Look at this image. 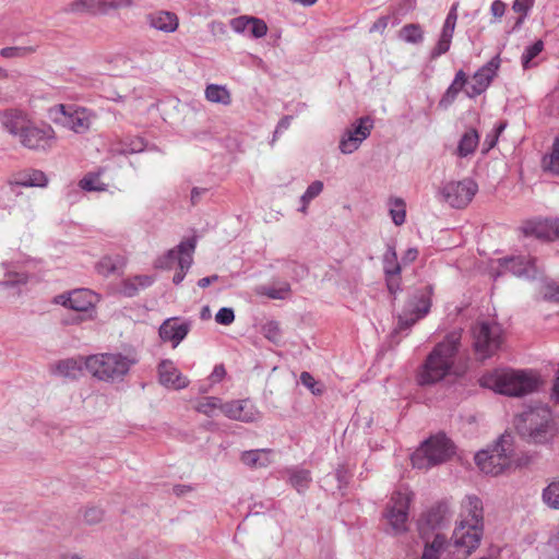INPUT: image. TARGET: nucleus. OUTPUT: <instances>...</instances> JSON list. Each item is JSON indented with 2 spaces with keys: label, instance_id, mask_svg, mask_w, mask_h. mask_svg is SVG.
Masks as SVG:
<instances>
[{
  "label": "nucleus",
  "instance_id": "63",
  "mask_svg": "<svg viewBox=\"0 0 559 559\" xmlns=\"http://www.w3.org/2000/svg\"><path fill=\"white\" fill-rule=\"evenodd\" d=\"M218 275H212V276H207V277H203V278H200L199 282H198V286L201 287V288H206L207 286H210L212 283H215L218 281Z\"/></svg>",
  "mask_w": 559,
  "mask_h": 559
},
{
  "label": "nucleus",
  "instance_id": "25",
  "mask_svg": "<svg viewBox=\"0 0 559 559\" xmlns=\"http://www.w3.org/2000/svg\"><path fill=\"white\" fill-rule=\"evenodd\" d=\"M145 20L150 27L163 33H174L179 26L178 16L169 11L152 12Z\"/></svg>",
  "mask_w": 559,
  "mask_h": 559
},
{
  "label": "nucleus",
  "instance_id": "7",
  "mask_svg": "<svg viewBox=\"0 0 559 559\" xmlns=\"http://www.w3.org/2000/svg\"><path fill=\"white\" fill-rule=\"evenodd\" d=\"M433 287L426 286L423 289L416 290L408 299L403 312L399 316L396 330L403 331L413 326L418 320L426 317L431 307V296Z\"/></svg>",
  "mask_w": 559,
  "mask_h": 559
},
{
  "label": "nucleus",
  "instance_id": "41",
  "mask_svg": "<svg viewBox=\"0 0 559 559\" xmlns=\"http://www.w3.org/2000/svg\"><path fill=\"white\" fill-rule=\"evenodd\" d=\"M310 481L311 475L310 472L307 469H293L289 472V483L299 492L307 489Z\"/></svg>",
  "mask_w": 559,
  "mask_h": 559
},
{
  "label": "nucleus",
  "instance_id": "43",
  "mask_svg": "<svg viewBox=\"0 0 559 559\" xmlns=\"http://www.w3.org/2000/svg\"><path fill=\"white\" fill-rule=\"evenodd\" d=\"M323 190V182L320 180L313 181L306 190V192L301 195L300 202L301 207L299 211L304 214L307 213L308 204L317 198Z\"/></svg>",
  "mask_w": 559,
  "mask_h": 559
},
{
  "label": "nucleus",
  "instance_id": "26",
  "mask_svg": "<svg viewBox=\"0 0 559 559\" xmlns=\"http://www.w3.org/2000/svg\"><path fill=\"white\" fill-rule=\"evenodd\" d=\"M9 183L20 187H46L48 183L47 176L38 169H25L14 174Z\"/></svg>",
  "mask_w": 559,
  "mask_h": 559
},
{
  "label": "nucleus",
  "instance_id": "6",
  "mask_svg": "<svg viewBox=\"0 0 559 559\" xmlns=\"http://www.w3.org/2000/svg\"><path fill=\"white\" fill-rule=\"evenodd\" d=\"M455 453L453 442L444 435L431 436L411 455L414 467L427 469L450 460Z\"/></svg>",
  "mask_w": 559,
  "mask_h": 559
},
{
  "label": "nucleus",
  "instance_id": "36",
  "mask_svg": "<svg viewBox=\"0 0 559 559\" xmlns=\"http://www.w3.org/2000/svg\"><path fill=\"white\" fill-rule=\"evenodd\" d=\"M205 98L215 104L229 105L231 103L230 92L223 85L210 84L205 88Z\"/></svg>",
  "mask_w": 559,
  "mask_h": 559
},
{
  "label": "nucleus",
  "instance_id": "55",
  "mask_svg": "<svg viewBox=\"0 0 559 559\" xmlns=\"http://www.w3.org/2000/svg\"><path fill=\"white\" fill-rule=\"evenodd\" d=\"M300 381L301 383L311 390V392L316 395H321L323 390L320 388H317V382L314 378L307 371L301 372L300 374Z\"/></svg>",
  "mask_w": 559,
  "mask_h": 559
},
{
  "label": "nucleus",
  "instance_id": "30",
  "mask_svg": "<svg viewBox=\"0 0 559 559\" xmlns=\"http://www.w3.org/2000/svg\"><path fill=\"white\" fill-rule=\"evenodd\" d=\"M447 512L448 508L443 503L430 508L423 514L419 521V530L423 532L425 526L432 530L442 526L447 519Z\"/></svg>",
  "mask_w": 559,
  "mask_h": 559
},
{
  "label": "nucleus",
  "instance_id": "50",
  "mask_svg": "<svg viewBox=\"0 0 559 559\" xmlns=\"http://www.w3.org/2000/svg\"><path fill=\"white\" fill-rule=\"evenodd\" d=\"M104 510L100 507L90 506L83 511V520L87 524H98L104 519Z\"/></svg>",
  "mask_w": 559,
  "mask_h": 559
},
{
  "label": "nucleus",
  "instance_id": "2",
  "mask_svg": "<svg viewBox=\"0 0 559 559\" xmlns=\"http://www.w3.org/2000/svg\"><path fill=\"white\" fill-rule=\"evenodd\" d=\"M2 124L27 150L48 152L56 143V132L50 124H37L19 111H10L3 115Z\"/></svg>",
  "mask_w": 559,
  "mask_h": 559
},
{
  "label": "nucleus",
  "instance_id": "29",
  "mask_svg": "<svg viewBox=\"0 0 559 559\" xmlns=\"http://www.w3.org/2000/svg\"><path fill=\"white\" fill-rule=\"evenodd\" d=\"M195 248V240L190 239L187 241H181L177 248L171 249L167 252L164 259L158 261V266L160 267H171L174 263H178L180 265V259L187 257L188 254L193 253Z\"/></svg>",
  "mask_w": 559,
  "mask_h": 559
},
{
  "label": "nucleus",
  "instance_id": "44",
  "mask_svg": "<svg viewBox=\"0 0 559 559\" xmlns=\"http://www.w3.org/2000/svg\"><path fill=\"white\" fill-rule=\"evenodd\" d=\"M543 163L545 169L559 175V135L555 139L551 152L544 157Z\"/></svg>",
  "mask_w": 559,
  "mask_h": 559
},
{
  "label": "nucleus",
  "instance_id": "34",
  "mask_svg": "<svg viewBox=\"0 0 559 559\" xmlns=\"http://www.w3.org/2000/svg\"><path fill=\"white\" fill-rule=\"evenodd\" d=\"M479 143V135L475 129L467 130L459 141L456 155L461 158L472 155Z\"/></svg>",
  "mask_w": 559,
  "mask_h": 559
},
{
  "label": "nucleus",
  "instance_id": "46",
  "mask_svg": "<svg viewBox=\"0 0 559 559\" xmlns=\"http://www.w3.org/2000/svg\"><path fill=\"white\" fill-rule=\"evenodd\" d=\"M79 186L85 191L106 190V185L100 181L98 174H87L80 180Z\"/></svg>",
  "mask_w": 559,
  "mask_h": 559
},
{
  "label": "nucleus",
  "instance_id": "27",
  "mask_svg": "<svg viewBox=\"0 0 559 559\" xmlns=\"http://www.w3.org/2000/svg\"><path fill=\"white\" fill-rule=\"evenodd\" d=\"M120 2H72L67 11L87 14V15H104L108 14L110 10H117Z\"/></svg>",
  "mask_w": 559,
  "mask_h": 559
},
{
  "label": "nucleus",
  "instance_id": "1",
  "mask_svg": "<svg viewBox=\"0 0 559 559\" xmlns=\"http://www.w3.org/2000/svg\"><path fill=\"white\" fill-rule=\"evenodd\" d=\"M462 340V330L449 332L435 345L417 373L420 385H431L443 380L452 370Z\"/></svg>",
  "mask_w": 559,
  "mask_h": 559
},
{
  "label": "nucleus",
  "instance_id": "57",
  "mask_svg": "<svg viewBox=\"0 0 559 559\" xmlns=\"http://www.w3.org/2000/svg\"><path fill=\"white\" fill-rule=\"evenodd\" d=\"M386 286L391 294H396L401 289L400 275H385Z\"/></svg>",
  "mask_w": 559,
  "mask_h": 559
},
{
  "label": "nucleus",
  "instance_id": "3",
  "mask_svg": "<svg viewBox=\"0 0 559 559\" xmlns=\"http://www.w3.org/2000/svg\"><path fill=\"white\" fill-rule=\"evenodd\" d=\"M140 358L135 349L130 348L122 353H103L85 358L84 367L92 377L104 382H120L139 362Z\"/></svg>",
  "mask_w": 559,
  "mask_h": 559
},
{
  "label": "nucleus",
  "instance_id": "62",
  "mask_svg": "<svg viewBox=\"0 0 559 559\" xmlns=\"http://www.w3.org/2000/svg\"><path fill=\"white\" fill-rule=\"evenodd\" d=\"M506 5L504 2H492L491 13L495 17H501L504 14Z\"/></svg>",
  "mask_w": 559,
  "mask_h": 559
},
{
  "label": "nucleus",
  "instance_id": "56",
  "mask_svg": "<svg viewBox=\"0 0 559 559\" xmlns=\"http://www.w3.org/2000/svg\"><path fill=\"white\" fill-rule=\"evenodd\" d=\"M543 297L546 300L559 301V286L555 283H547L543 287Z\"/></svg>",
  "mask_w": 559,
  "mask_h": 559
},
{
  "label": "nucleus",
  "instance_id": "37",
  "mask_svg": "<svg viewBox=\"0 0 559 559\" xmlns=\"http://www.w3.org/2000/svg\"><path fill=\"white\" fill-rule=\"evenodd\" d=\"M383 271L385 275H400L401 264L397 261L395 247L388 245L386 251L383 254Z\"/></svg>",
  "mask_w": 559,
  "mask_h": 559
},
{
  "label": "nucleus",
  "instance_id": "14",
  "mask_svg": "<svg viewBox=\"0 0 559 559\" xmlns=\"http://www.w3.org/2000/svg\"><path fill=\"white\" fill-rule=\"evenodd\" d=\"M373 122L369 117H361L349 129L346 130L340 141V151L343 154H352L366 140L371 132Z\"/></svg>",
  "mask_w": 559,
  "mask_h": 559
},
{
  "label": "nucleus",
  "instance_id": "47",
  "mask_svg": "<svg viewBox=\"0 0 559 559\" xmlns=\"http://www.w3.org/2000/svg\"><path fill=\"white\" fill-rule=\"evenodd\" d=\"M36 51L35 47L23 46V47H4L0 50V55L3 58H24Z\"/></svg>",
  "mask_w": 559,
  "mask_h": 559
},
{
  "label": "nucleus",
  "instance_id": "52",
  "mask_svg": "<svg viewBox=\"0 0 559 559\" xmlns=\"http://www.w3.org/2000/svg\"><path fill=\"white\" fill-rule=\"evenodd\" d=\"M263 335L271 342H277L281 337L280 325L276 321H269L262 326Z\"/></svg>",
  "mask_w": 559,
  "mask_h": 559
},
{
  "label": "nucleus",
  "instance_id": "23",
  "mask_svg": "<svg viewBox=\"0 0 559 559\" xmlns=\"http://www.w3.org/2000/svg\"><path fill=\"white\" fill-rule=\"evenodd\" d=\"M62 305L78 312H87L94 307L96 296L88 289H75L68 297L59 296Z\"/></svg>",
  "mask_w": 559,
  "mask_h": 559
},
{
  "label": "nucleus",
  "instance_id": "59",
  "mask_svg": "<svg viewBox=\"0 0 559 559\" xmlns=\"http://www.w3.org/2000/svg\"><path fill=\"white\" fill-rule=\"evenodd\" d=\"M133 53L138 56L142 61L146 62H148L153 57V50L144 46L134 48Z\"/></svg>",
  "mask_w": 559,
  "mask_h": 559
},
{
  "label": "nucleus",
  "instance_id": "10",
  "mask_svg": "<svg viewBox=\"0 0 559 559\" xmlns=\"http://www.w3.org/2000/svg\"><path fill=\"white\" fill-rule=\"evenodd\" d=\"M504 442L507 440L503 436L490 453L480 451L475 455V462L483 473L497 476L510 465V455L503 445Z\"/></svg>",
  "mask_w": 559,
  "mask_h": 559
},
{
  "label": "nucleus",
  "instance_id": "12",
  "mask_svg": "<svg viewBox=\"0 0 559 559\" xmlns=\"http://www.w3.org/2000/svg\"><path fill=\"white\" fill-rule=\"evenodd\" d=\"M478 190L477 183L472 179L451 181L444 185L441 194L452 207L463 209L469 204Z\"/></svg>",
  "mask_w": 559,
  "mask_h": 559
},
{
  "label": "nucleus",
  "instance_id": "9",
  "mask_svg": "<svg viewBox=\"0 0 559 559\" xmlns=\"http://www.w3.org/2000/svg\"><path fill=\"white\" fill-rule=\"evenodd\" d=\"M484 528L456 521L451 536V546L457 556L467 557L480 545Z\"/></svg>",
  "mask_w": 559,
  "mask_h": 559
},
{
  "label": "nucleus",
  "instance_id": "60",
  "mask_svg": "<svg viewBox=\"0 0 559 559\" xmlns=\"http://www.w3.org/2000/svg\"><path fill=\"white\" fill-rule=\"evenodd\" d=\"M144 148V143H143V140L142 139H135V140H132L130 145L126 148L122 150L123 153H138V152H141L143 151Z\"/></svg>",
  "mask_w": 559,
  "mask_h": 559
},
{
  "label": "nucleus",
  "instance_id": "8",
  "mask_svg": "<svg viewBox=\"0 0 559 559\" xmlns=\"http://www.w3.org/2000/svg\"><path fill=\"white\" fill-rule=\"evenodd\" d=\"M474 349L480 359L496 354L503 342L502 329L497 323L478 322L473 328Z\"/></svg>",
  "mask_w": 559,
  "mask_h": 559
},
{
  "label": "nucleus",
  "instance_id": "39",
  "mask_svg": "<svg viewBox=\"0 0 559 559\" xmlns=\"http://www.w3.org/2000/svg\"><path fill=\"white\" fill-rule=\"evenodd\" d=\"M400 37L406 43L419 44L424 39V32L419 24H406L400 31Z\"/></svg>",
  "mask_w": 559,
  "mask_h": 559
},
{
  "label": "nucleus",
  "instance_id": "64",
  "mask_svg": "<svg viewBox=\"0 0 559 559\" xmlns=\"http://www.w3.org/2000/svg\"><path fill=\"white\" fill-rule=\"evenodd\" d=\"M417 255H418V251H417V249H415V248H409V249L405 252V254H404V257H403V262H404V263H411V262H413V261H415V260H416Z\"/></svg>",
  "mask_w": 559,
  "mask_h": 559
},
{
  "label": "nucleus",
  "instance_id": "21",
  "mask_svg": "<svg viewBox=\"0 0 559 559\" xmlns=\"http://www.w3.org/2000/svg\"><path fill=\"white\" fill-rule=\"evenodd\" d=\"M158 377L162 385L175 390L183 389L188 385V380L183 378L171 360H162L158 365Z\"/></svg>",
  "mask_w": 559,
  "mask_h": 559
},
{
  "label": "nucleus",
  "instance_id": "18",
  "mask_svg": "<svg viewBox=\"0 0 559 559\" xmlns=\"http://www.w3.org/2000/svg\"><path fill=\"white\" fill-rule=\"evenodd\" d=\"M522 230L526 236L554 241L559 239V219L527 221Z\"/></svg>",
  "mask_w": 559,
  "mask_h": 559
},
{
  "label": "nucleus",
  "instance_id": "45",
  "mask_svg": "<svg viewBox=\"0 0 559 559\" xmlns=\"http://www.w3.org/2000/svg\"><path fill=\"white\" fill-rule=\"evenodd\" d=\"M543 499L548 507L559 509V480L550 483L544 489Z\"/></svg>",
  "mask_w": 559,
  "mask_h": 559
},
{
  "label": "nucleus",
  "instance_id": "61",
  "mask_svg": "<svg viewBox=\"0 0 559 559\" xmlns=\"http://www.w3.org/2000/svg\"><path fill=\"white\" fill-rule=\"evenodd\" d=\"M513 10L523 14L516 22V24H520L522 23L523 16H525L530 10V2H513Z\"/></svg>",
  "mask_w": 559,
  "mask_h": 559
},
{
  "label": "nucleus",
  "instance_id": "35",
  "mask_svg": "<svg viewBox=\"0 0 559 559\" xmlns=\"http://www.w3.org/2000/svg\"><path fill=\"white\" fill-rule=\"evenodd\" d=\"M126 260L123 257L117 255H105L95 265L97 273L102 276L108 277L115 274L119 269L123 267Z\"/></svg>",
  "mask_w": 559,
  "mask_h": 559
},
{
  "label": "nucleus",
  "instance_id": "15",
  "mask_svg": "<svg viewBox=\"0 0 559 559\" xmlns=\"http://www.w3.org/2000/svg\"><path fill=\"white\" fill-rule=\"evenodd\" d=\"M57 110L61 114L59 121L68 129L75 133H84L90 130L93 116L87 109L59 105Z\"/></svg>",
  "mask_w": 559,
  "mask_h": 559
},
{
  "label": "nucleus",
  "instance_id": "4",
  "mask_svg": "<svg viewBox=\"0 0 559 559\" xmlns=\"http://www.w3.org/2000/svg\"><path fill=\"white\" fill-rule=\"evenodd\" d=\"M479 382L481 386L508 396L531 394L543 383L537 373L525 370H496L484 374Z\"/></svg>",
  "mask_w": 559,
  "mask_h": 559
},
{
  "label": "nucleus",
  "instance_id": "17",
  "mask_svg": "<svg viewBox=\"0 0 559 559\" xmlns=\"http://www.w3.org/2000/svg\"><path fill=\"white\" fill-rule=\"evenodd\" d=\"M222 413L229 419L243 423H253L260 416L254 404L248 399L224 403Z\"/></svg>",
  "mask_w": 559,
  "mask_h": 559
},
{
  "label": "nucleus",
  "instance_id": "13",
  "mask_svg": "<svg viewBox=\"0 0 559 559\" xmlns=\"http://www.w3.org/2000/svg\"><path fill=\"white\" fill-rule=\"evenodd\" d=\"M500 63V56L496 55L485 66L479 68L472 76V80L468 81L467 87L465 88V95L469 98H475L483 94L497 75Z\"/></svg>",
  "mask_w": 559,
  "mask_h": 559
},
{
  "label": "nucleus",
  "instance_id": "54",
  "mask_svg": "<svg viewBox=\"0 0 559 559\" xmlns=\"http://www.w3.org/2000/svg\"><path fill=\"white\" fill-rule=\"evenodd\" d=\"M235 320V312L231 308L223 307L215 314V321L222 325H229Z\"/></svg>",
  "mask_w": 559,
  "mask_h": 559
},
{
  "label": "nucleus",
  "instance_id": "32",
  "mask_svg": "<svg viewBox=\"0 0 559 559\" xmlns=\"http://www.w3.org/2000/svg\"><path fill=\"white\" fill-rule=\"evenodd\" d=\"M154 278L148 275H135L126 278L121 282L120 293L126 297H133L139 294L141 289L150 287Z\"/></svg>",
  "mask_w": 559,
  "mask_h": 559
},
{
  "label": "nucleus",
  "instance_id": "33",
  "mask_svg": "<svg viewBox=\"0 0 559 559\" xmlns=\"http://www.w3.org/2000/svg\"><path fill=\"white\" fill-rule=\"evenodd\" d=\"M271 450H250L241 454V462L249 467H266L271 464Z\"/></svg>",
  "mask_w": 559,
  "mask_h": 559
},
{
  "label": "nucleus",
  "instance_id": "40",
  "mask_svg": "<svg viewBox=\"0 0 559 559\" xmlns=\"http://www.w3.org/2000/svg\"><path fill=\"white\" fill-rule=\"evenodd\" d=\"M222 406H224V403H222L221 399L207 396L197 404L195 409L211 417L215 415L217 409L222 412Z\"/></svg>",
  "mask_w": 559,
  "mask_h": 559
},
{
  "label": "nucleus",
  "instance_id": "51",
  "mask_svg": "<svg viewBox=\"0 0 559 559\" xmlns=\"http://www.w3.org/2000/svg\"><path fill=\"white\" fill-rule=\"evenodd\" d=\"M504 128L506 123L501 122L498 126H496L489 134L486 135L484 140V153H487L488 151L495 147L498 138L500 133L504 130Z\"/></svg>",
  "mask_w": 559,
  "mask_h": 559
},
{
  "label": "nucleus",
  "instance_id": "48",
  "mask_svg": "<svg viewBox=\"0 0 559 559\" xmlns=\"http://www.w3.org/2000/svg\"><path fill=\"white\" fill-rule=\"evenodd\" d=\"M543 49L544 43L542 40H537L533 45L528 46L522 55L523 68L528 69L533 59L537 57L543 51Z\"/></svg>",
  "mask_w": 559,
  "mask_h": 559
},
{
  "label": "nucleus",
  "instance_id": "22",
  "mask_svg": "<svg viewBox=\"0 0 559 559\" xmlns=\"http://www.w3.org/2000/svg\"><path fill=\"white\" fill-rule=\"evenodd\" d=\"M230 27L236 33H245L248 31L253 38H262L267 33L266 23L258 17L241 15L230 21Z\"/></svg>",
  "mask_w": 559,
  "mask_h": 559
},
{
  "label": "nucleus",
  "instance_id": "24",
  "mask_svg": "<svg viewBox=\"0 0 559 559\" xmlns=\"http://www.w3.org/2000/svg\"><path fill=\"white\" fill-rule=\"evenodd\" d=\"M500 266L504 272H510L516 276H534L536 267L534 259L523 255L503 258L499 260Z\"/></svg>",
  "mask_w": 559,
  "mask_h": 559
},
{
  "label": "nucleus",
  "instance_id": "49",
  "mask_svg": "<svg viewBox=\"0 0 559 559\" xmlns=\"http://www.w3.org/2000/svg\"><path fill=\"white\" fill-rule=\"evenodd\" d=\"M28 282V275L26 273L7 272L5 280L0 282V287H15L25 285Z\"/></svg>",
  "mask_w": 559,
  "mask_h": 559
},
{
  "label": "nucleus",
  "instance_id": "5",
  "mask_svg": "<svg viewBox=\"0 0 559 559\" xmlns=\"http://www.w3.org/2000/svg\"><path fill=\"white\" fill-rule=\"evenodd\" d=\"M519 435L532 443H548L557 435L551 411L546 405H536L515 418Z\"/></svg>",
  "mask_w": 559,
  "mask_h": 559
},
{
  "label": "nucleus",
  "instance_id": "16",
  "mask_svg": "<svg viewBox=\"0 0 559 559\" xmlns=\"http://www.w3.org/2000/svg\"><path fill=\"white\" fill-rule=\"evenodd\" d=\"M457 521L484 528V506L481 499L475 495L465 496L461 501Z\"/></svg>",
  "mask_w": 559,
  "mask_h": 559
},
{
  "label": "nucleus",
  "instance_id": "28",
  "mask_svg": "<svg viewBox=\"0 0 559 559\" xmlns=\"http://www.w3.org/2000/svg\"><path fill=\"white\" fill-rule=\"evenodd\" d=\"M468 84V78L463 70H459L455 73L454 80L442 95L439 107L448 108L456 99L461 91L465 92Z\"/></svg>",
  "mask_w": 559,
  "mask_h": 559
},
{
  "label": "nucleus",
  "instance_id": "19",
  "mask_svg": "<svg viewBox=\"0 0 559 559\" xmlns=\"http://www.w3.org/2000/svg\"><path fill=\"white\" fill-rule=\"evenodd\" d=\"M190 331V323L179 322L178 318L166 319L159 326V337L164 342H171L177 347Z\"/></svg>",
  "mask_w": 559,
  "mask_h": 559
},
{
  "label": "nucleus",
  "instance_id": "20",
  "mask_svg": "<svg viewBox=\"0 0 559 559\" xmlns=\"http://www.w3.org/2000/svg\"><path fill=\"white\" fill-rule=\"evenodd\" d=\"M457 7L454 4L450 12L447 15V19L443 23L441 34L439 37V40L435 48L431 50V58L436 59L440 57L441 55L449 51L451 46V40L454 34L456 21H457V13H456Z\"/></svg>",
  "mask_w": 559,
  "mask_h": 559
},
{
  "label": "nucleus",
  "instance_id": "42",
  "mask_svg": "<svg viewBox=\"0 0 559 559\" xmlns=\"http://www.w3.org/2000/svg\"><path fill=\"white\" fill-rule=\"evenodd\" d=\"M447 538L444 535L436 534L430 544H426L420 559H439V552L444 546Z\"/></svg>",
  "mask_w": 559,
  "mask_h": 559
},
{
  "label": "nucleus",
  "instance_id": "11",
  "mask_svg": "<svg viewBox=\"0 0 559 559\" xmlns=\"http://www.w3.org/2000/svg\"><path fill=\"white\" fill-rule=\"evenodd\" d=\"M412 493L406 489L395 491L388 504L385 518L396 533L406 531V522L408 519V509L412 501Z\"/></svg>",
  "mask_w": 559,
  "mask_h": 559
},
{
  "label": "nucleus",
  "instance_id": "31",
  "mask_svg": "<svg viewBox=\"0 0 559 559\" xmlns=\"http://www.w3.org/2000/svg\"><path fill=\"white\" fill-rule=\"evenodd\" d=\"M83 365L81 360L68 358L55 364L52 372L57 376L74 380L83 374Z\"/></svg>",
  "mask_w": 559,
  "mask_h": 559
},
{
  "label": "nucleus",
  "instance_id": "58",
  "mask_svg": "<svg viewBox=\"0 0 559 559\" xmlns=\"http://www.w3.org/2000/svg\"><path fill=\"white\" fill-rule=\"evenodd\" d=\"M226 376V369L223 365H216L210 376L212 383H218Z\"/></svg>",
  "mask_w": 559,
  "mask_h": 559
},
{
  "label": "nucleus",
  "instance_id": "38",
  "mask_svg": "<svg viewBox=\"0 0 559 559\" xmlns=\"http://www.w3.org/2000/svg\"><path fill=\"white\" fill-rule=\"evenodd\" d=\"M390 216L396 226H401L405 223L406 218V203L401 198H391L389 200Z\"/></svg>",
  "mask_w": 559,
  "mask_h": 559
},
{
  "label": "nucleus",
  "instance_id": "53",
  "mask_svg": "<svg viewBox=\"0 0 559 559\" xmlns=\"http://www.w3.org/2000/svg\"><path fill=\"white\" fill-rule=\"evenodd\" d=\"M191 264H192V255L191 254H188L187 257H183L180 259L179 271H177L173 277L174 284L178 285L183 281V278L186 276V272L190 269Z\"/></svg>",
  "mask_w": 559,
  "mask_h": 559
}]
</instances>
